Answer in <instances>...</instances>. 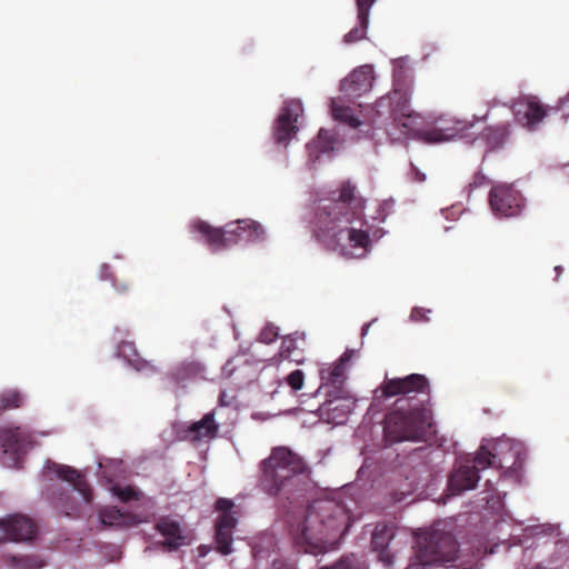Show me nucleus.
I'll use <instances>...</instances> for the list:
<instances>
[{
    "label": "nucleus",
    "mask_w": 569,
    "mask_h": 569,
    "mask_svg": "<svg viewBox=\"0 0 569 569\" xmlns=\"http://www.w3.org/2000/svg\"><path fill=\"white\" fill-rule=\"evenodd\" d=\"M367 200L350 180L342 181L321 199L310 221L315 239L347 258L363 257L370 246L372 222L381 223L392 210V201H375L372 213L365 214Z\"/></svg>",
    "instance_id": "nucleus-1"
},
{
    "label": "nucleus",
    "mask_w": 569,
    "mask_h": 569,
    "mask_svg": "<svg viewBox=\"0 0 569 569\" xmlns=\"http://www.w3.org/2000/svg\"><path fill=\"white\" fill-rule=\"evenodd\" d=\"M349 520L342 505L335 500H315L307 507L303 518L290 525V533L306 552L316 553L340 538L347 531Z\"/></svg>",
    "instance_id": "nucleus-2"
},
{
    "label": "nucleus",
    "mask_w": 569,
    "mask_h": 569,
    "mask_svg": "<svg viewBox=\"0 0 569 569\" xmlns=\"http://www.w3.org/2000/svg\"><path fill=\"white\" fill-rule=\"evenodd\" d=\"M260 487L271 496L300 491L309 475L306 461L287 447L273 448L260 462Z\"/></svg>",
    "instance_id": "nucleus-3"
},
{
    "label": "nucleus",
    "mask_w": 569,
    "mask_h": 569,
    "mask_svg": "<svg viewBox=\"0 0 569 569\" xmlns=\"http://www.w3.org/2000/svg\"><path fill=\"white\" fill-rule=\"evenodd\" d=\"M431 410L416 397H403L386 415L385 440L389 443L422 440L431 428Z\"/></svg>",
    "instance_id": "nucleus-4"
},
{
    "label": "nucleus",
    "mask_w": 569,
    "mask_h": 569,
    "mask_svg": "<svg viewBox=\"0 0 569 569\" xmlns=\"http://www.w3.org/2000/svg\"><path fill=\"white\" fill-rule=\"evenodd\" d=\"M413 549V556L406 569H423L428 566L453 562L459 551L456 538L441 522L420 531Z\"/></svg>",
    "instance_id": "nucleus-5"
},
{
    "label": "nucleus",
    "mask_w": 569,
    "mask_h": 569,
    "mask_svg": "<svg viewBox=\"0 0 569 569\" xmlns=\"http://www.w3.org/2000/svg\"><path fill=\"white\" fill-rule=\"evenodd\" d=\"M505 449L510 450V445L503 440L495 442L491 450L486 446H480L472 458L468 457L461 461L449 477L448 488L452 495L473 489L480 479L481 470L488 467L506 468L509 460L501 456Z\"/></svg>",
    "instance_id": "nucleus-6"
},
{
    "label": "nucleus",
    "mask_w": 569,
    "mask_h": 569,
    "mask_svg": "<svg viewBox=\"0 0 569 569\" xmlns=\"http://www.w3.org/2000/svg\"><path fill=\"white\" fill-rule=\"evenodd\" d=\"M192 232L201 234L213 252L240 242H260L264 240V229L252 219L229 222L223 228H214L208 222L196 220L190 223Z\"/></svg>",
    "instance_id": "nucleus-7"
},
{
    "label": "nucleus",
    "mask_w": 569,
    "mask_h": 569,
    "mask_svg": "<svg viewBox=\"0 0 569 569\" xmlns=\"http://www.w3.org/2000/svg\"><path fill=\"white\" fill-rule=\"evenodd\" d=\"M485 119L486 116L482 118L473 116L472 120L439 117L436 119L432 128L423 131V139L428 142L438 143L457 137L465 138L478 120Z\"/></svg>",
    "instance_id": "nucleus-8"
},
{
    "label": "nucleus",
    "mask_w": 569,
    "mask_h": 569,
    "mask_svg": "<svg viewBox=\"0 0 569 569\" xmlns=\"http://www.w3.org/2000/svg\"><path fill=\"white\" fill-rule=\"evenodd\" d=\"M377 391H380L385 399L410 393H422L429 397L430 386L426 376L411 373L403 378H386Z\"/></svg>",
    "instance_id": "nucleus-9"
},
{
    "label": "nucleus",
    "mask_w": 569,
    "mask_h": 569,
    "mask_svg": "<svg viewBox=\"0 0 569 569\" xmlns=\"http://www.w3.org/2000/svg\"><path fill=\"white\" fill-rule=\"evenodd\" d=\"M489 203L496 214L513 217L520 213L523 207V198L512 184L501 183L492 187Z\"/></svg>",
    "instance_id": "nucleus-10"
},
{
    "label": "nucleus",
    "mask_w": 569,
    "mask_h": 569,
    "mask_svg": "<svg viewBox=\"0 0 569 569\" xmlns=\"http://www.w3.org/2000/svg\"><path fill=\"white\" fill-rule=\"evenodd\" d=\"M154 529L163 537L161 547L170 552L189 546L192 541L191 531L170 516L160 517L154 523Z\"/></svg>",
    "instance_id": "nucleus-11"
},
{
    "label": "nucleus",
    "mask_w": 569,
    "mask_h": 569,
    "mask_svg": "<svg viewBox=\"0 0 569 569\" xmlns=\"http://www.w3.org/2000/svg\"><path fill=\"white\" fill-rule=\"evenodd\" d=\"M302 111V104L299 100L284 101L273 127V138L277 143L286 144L297 133L298 127L296 123Z\"/></svg>",
    "instance_id": "nucleus-12"
},
{
    "label": "nucleus",
    "mask_w": 569,
    "mask_h": 569,
    "mask_svg": "<svg viewBox=\"0 0 569 569\" xmlns=\"http://www.w3.org/2000/svg\"><path fill=\"white\" fill-rule=\"evenodd\" d=\"M34 532L36 523L26 516L13 515L0 520V542L27 541Z\"/></svg>",
    "instance_id": "nucleus-13"
},
{
    "label": "nucleus",
    "mask_w": 569,
    "mask_h": 569,
    "mask_svg": "<svg viewBox=\"0 0 569 569\" xmlns=\"http://www.w3.org/2000/svg\"><path fill=\"white\" fill-rule=\"evenodd\" d=\"M515 120L529 131H533L547 116V108L536 98L529 97L513 107Z\"/></svg>",
    "instance_id": "nucleus-14"
},
{
    "label": "nucleus",
    "mask_w": 569,
    "mask_h": 569,
    "mask_svg": "<svg viewBox=\"0 0 569 569\" xmlns=\"http://www.w3.org/2000/svg\"><path fill=\"white\" fill-rule=\"evenodd\" d=\"M0 443L3 452L17 461L31 446L32 435L21 427L7 426L0 429Z\"/></svg>",
    "instance_id": "nucleus-15"
},
{
    "label": "nucleus",
    "mask_w": 569,
    "mask_h": 569,
    "mask_svg": "<svg viewBox=\"0 0 569 569\" xmlns=\"http://www.w3.org/2000/svg\"><path fill=\"white\" fill-rule=\"evenodd\" d=\"M375 77L371 66H361L355 69L341 81L340 90L348 98H358L370 91Z\"/></svg>",
    "instance_id": "nucleus-16"
},
{
    "label": "nucleus",
    "mask_w": 569,
    "mask_h": 569,
    "mask_svg": "<svg viewBox=\"0 0 569 569\" xmlns=\"http://www.w3.org/2000/svg\"><path fill=\"white\" fill-rule=\"evenodd\" d=\"M376 110L380 116L388 114L392 120H401V117L411 112L409 96L403 90L395 89L376 101Z\"/></svg>",
    "instance_id": "nucleus-17"
},
{
    "label": "nucleus",
    "mask_w": 569,
    "mask_h": 569,
    "mask_svg": "<svg viewBox=\"0 0 569 569\" xmlns=\"http://www.w3.org/2000/svg\"><path fill=\"white\" fill-rule=\"evenodd\" d=\"M219 425L214 420V412L206 413L199 421L190 423L181 430L182 438L191 442L208 441L217 437Z\"/></svg>",
    "instance_id": "nucleus-18"
},
{
    "label": "nucleus",
    "mask_w": 569,
    "mask_h": 569,
    "mask_svg": "<svg viewBox=\"0 0 569 569\" xmlns=\"http://www.w3.org/2000/svg\"><path fill=\"white\" fill-rule=\"evenodd\" d=\"M237 523L238 519L236 517H230L228 515L218 516L214 523V542L216 549L219 553L228 556L233 551L232 536Z\"/></svg>",
    "instance_id": "nucleus-19"
},
{
    "label": "nucleus",
    "mask_w": 569,
    "mask_h": 569,
    "mask_svg": "<svg viewBox=\"0 0 569 569\" xmlns=\"http://www.w3.org/2000/svg\"><path fill=\"white\" fill-rule=\"evenodd\" d=\"M306 348L305 332L296 331L282 337L279 356L283 360L301 365L306 359Z\"/></svg>",
    "instance_id": "nucleus-20"
},
{
    "label": "nucleus",
    "mask_w": 569,
    "mask_h": 569,
    "mask_svg": "<svg viewBox=\"0 0 569 569\" xmlns=\"http://www.w3.org/2000/svg\"><path fill=\"white\" fill-rule=\"evenodd\" d=\"M50 469L61 479L73 486V489L77 490L82 497L83 500L89 503L92 501V492L86 480L84 475L74 469L73 467L67 465H60L52 462V467Z\"/></svg>",
    "instance_id": "nucleus-21"
},
{
    "label": "nucleus",
    "mask_w": 569,
    "mask_h": 569,
    "mask_svg": "<svg viewBox=\"0 0 569 569\" xmlns=\"http://www.w3.org/2000/svg\"><path fill=\"white\" fill-rule=\"evenodd\" d=\"M393 537V527L386 523H378L372 532L371 546L373 550L379 551V559L383 561L386 566H390L392 562V557L387 551V548Z\"/></svg>",
    "instance_id": "nucleus-22"
},
{
    "label": "nucleus",
    "mask_w": 569,
    "mask_h": 569,
    "mask_svg": "<svg viewBox=\"0 0 569 569\" xmlns=\"http://www.w3.org/2000/svg\"><path fill=\"white\" fill-rule=\"evenodd\" d=\"M203 367L197 361H183L170 371V378L177 385L184 387L189 381L202 377Z\"/></svg>",
    "instance_id": "nucleus-23"
},
{
    "label": "nucleus",
    "mask_w": 569,
    "mask_h": 569,
    "mask_svg": "<svg viewBox=\"0 0 569 569\" xmlns=\"http://www.w3.org/2000/svg\"><path fill=\"white\" fill-rule=\"evenodd\" d=\"M321 415L327 417L329 422L341 425L343 423L349 413L350 407L342 399H333L323 402L320 407Z\"/></svg>",
    "instance_id": "nucleus-24"
},
{
    "label": "nucleus",
    "mask_w": 569,
    "mask_h": 569,
    "mask_svg": "<svg viewBox=\"0 0 569 569\" xmlns=\"http://www.w3.org/2000/svg\"><path fill=\"white\" fill-rule=\"evenodd\" d=\"M321 379V387L332 386L340 389L346 380V368L338 362L327 365L319 371Z\"/></svg>",
    "instance_id": "nucleus-25"
},
{
    "label": "nucleus",
    "mask_w": 569,
    "mask_h": 569,
    "mask_svg": "<svg viewBox=\"0 0 569 569\" xmlns=\"http://www.w3.org/2000/svg\"><path fill=\"white\" fill-rule=\"evenodd\" d=\"M118 353H119V356L127 359L129 365L138 371L148 370V369L151 371L154 370L153 366L149 361L142 359L139 356V353L137 352L136 347L132 342H129V341L120 342L118 346Z\"/></svg>",
    "instance_id": "nucleus-26"
},
{
    "label": "nucleus",
    "mask_w": 569,
    "mask_h": 569,
    "mask_svg": "<svg viewBox=\"0 0 569 569\" xmlns=\"http://www.w3.org/2000/svg\"><path fill=\"white\" fill-rule=\"evenodd\" d=\"M509 127L508 123L488 127L480 133L479 138L483 140L490 149L499 148L509 136Z\"/></svg>",
    "instance_id": "nucleus-27"
},
{
    "label": "nucleus",
    "mask_w": 569,
    "mask_h": 569,
    "mask_svg": "<svg viewBox=\"0 0 569 569\" xmlns=\"http://www.w3.org/2000/svg\"><path fill=\"white\" fill-rule=\"evenodd\" d=\"M24 395L18 389H4L0 392V415L7 410L19 409L24 403Z\"/></svg>",
    "instance_id": "nucleus-28"
},
{
    "label": "nucleus",
    "mask_w": 569,
    "mask_h": 569,
    "mask_svg": "<svg viewBox=\"0 0 569 569\" xmlns=\"http://www.w3.org/2000/svg\"><path fill=\"white\" fill-rule=\"evenodd\" d=\"M368 26L369 16L357 13V24L343 36L342 42L345 44H353L366 39Z\"/></svg>",
    "instance_id": "nucleus-29"
},
{
    "label": "nucleus",
    "mask_w": 569,
    "mask_h": 569,
    "mask_svg": "<svg viewBox=\"0 0 569 569\" xmlns=\"http://www.w3.org/2000/svg\"><path fill=\"white\" fill-rule=\"evenodd\" d=\"M331 114L336 120L347 123L351 128H358L361 123L349 107L340 104L337 100H332Z\"/></svg>",
    "instance_id": "nucleus-30"
},
{
    "label": "nucleus",
    "mask_w": 569,
    "mask_h": 569,
    "mask_svg": "<svg viewBox=\"0 0 569 569\" xmlns=\"http://www.w3.org/2000/svg\"><path fill=\"white\" fill-rule=\"evenodd\" d=\"M401 120H392L393 124L400 130V133L405 136H415L419 133L418 119L419 116L415 112L406 113L401 117Z\"/></svg>",
    "instance_id": "nucleus-31"
},
{
    "label": "nucleus",
    "mask_w": 569,
    "mask_h": 569,
    "mask_svg": "<svg viewBox=\"0 0 569 569\" xmlns=\"http://www.w3.org/2000/svg\"><path fill=\"white\" fill-rule=\"evenodd\" d=\"M308 148L310 152H313V150H317L319 153L329 152L333 150V140L327 130L321 129L317 139L309 143Z\"/></svg>",
    "instance_id": "nucleus-32"
},
{
    "label": "nucleus",
    "mask_w": 569,
    "mask_h": 569,
    "mask_svg": "<svg viewBox=\"0 0 569 569\" xmlns=\"http://www.w3.org/2000/svg\"><path fill=\"white\" fill-rule=\"evenodd\" d=\"M113 493L122 501V502H129L132 500L139 499V492L131 486L127 487H119L116 486L112 488Z\"/></svg>",
    "instance_id": "nucleus-33"
},
{
    "label": "nucleus",
    "mask_w": 569,
    "mask_h": 569,
    "mask_svg": "<svg viewBox=\"0 0 569 569\" xmlns=\"http://www.w3.org/2000/svg\"><path fill=\"white\" fill-rule=\"evenodd\" d=\"M103 525L113 526L120 522L122 515L117 508H108L100 513Z\"/></svg>",
    "instance_id": "nucleus-34"
},
{
    "label": "nucleus",
    "mask_w": 569,
    "mask_h": 569,
    "mask_svg": "<svg viewBox=\"0 0 569 569\" xmlns=\"http://www.w3.org/2000/svg\"><path fill=\"white\" fill-rule=\"evenodd\" d=\"M286 380L292 390L298 391L303 386L305 375H303L302 370L297 369V370H293L292 372H290L288 375V377L286 378Z\"/></svg>",
    "instance_id": "nucleus-35"
},
{
    "label": "nucleus",
    "mask_w": 569,
    "mask_h": 569,
    "mask_svg": "<svg viewBox=\"0 0 569 569\" xmlns=\"http://www.w3.org/2000/svg\"><path fill=\"white\" fill-rule=\"evenodd\" d=\"M278 328L273 325H267L260 332L259 339L263 343H272L278 338Z\"/></svg>",
    "instance_id": "nucleus-36"
},
{
    "label": "nucleus",
    "mask_w": 569,
    "mask_h": 569,
    "mask_svg": "<svg viewBox=\"0 0 569 569\" xmlns=\"http://www.w3.org/2000/svg\"><path fill=\"white\" fill-rule=\"evenodd\" d=\"M234 503L232 500L228 498H218L214 505V508L220 515H228L230 517H234V512L232 511Z\"/></svg>",
    "instance_id": "nucleus-37"
},
{
    "label": "nucleus",
    "mask_w": 569,
    "mask_h": 569,
    "mask_svg": "<svg viewBox=\"0 0 569 569\" xmlns=\"http://www.w3.org/2000/svg\"><path fill=\"white\" fill-rule=\"evenodd\" d=\"M377 0H356L357 13L369 16L371 7Z\"/></svg>",
    "instance_id": "nucleus-38"
},
{
    "label": "nucleus",
    "mask_w": 569,
    "mask_h": 569,
    "mask_svg": "<svg viewBox=\"0 0 569 569\" xmlns=\"http://www.w3.org/2000/svg\"><path fill=\"white\" fill-rule=\"evenodd\" d=\"M113 286L116 288V290L119 292V293H127L131 290L132 288V283H123V282H119V281H114L113 282Z\"/></svg>",
    "instance_id": "nucleus-39"
},
{
    "label": "nucleus",
    "mask_w": 569,
    "mask_h": 569,
    "mask_svg": "<svg viewBox=\"0 0 569 569\" xmlns=\"http://www.w3.org/2000/svg\"><path fill=\"white\" fill-rule=\"evenodd\" d=\"M352 352L350 350L345 351L338 359V363H341L346 368V363L351 359Z\"/></svg>",
    "instance_id": "nucleus-40"
},
{
    "label": "nucleus",
    "mask_w": 569,
    "mask_h": 569,
    "mask_svg": "<svg viewBox=\"0 0 569 569\" xmlns=\"http://www.w3.org/2000/svg\"><path fill=\"white\" fill-rule=\"evenodd\" d=\"M410 317H411V319L417 320V321L425 319V316H423V312H422L421 308L412 309Z\"/></svg>",
    "instance_id": "nucleus-41"
},
{
    "label": "nucleus",
    "mask_w": 569,
    "mask_h": 569,
    "mask_svg": "<svg viewBox=\"0 0 569 569\" xmlns=\"http://www.w3.org/2000/svg\"><path fill=\"white\" fill-rule=\"evenodd\" d=\"M219 403L220 406L222 407H226V406H229L230 405V400L228 398V395L226 391H222L220 395H219Z\"/></svg>",
    "instance_id": "nucleus-42"
},
{
    "label": "nucleus",
    "mask_w": 569,
    "mask_h": 569,
    "mask_svg": "<svg viewBox=\"0 0 569 569\" xmlns=\"http://www.w3.org/2000/svg\"><path fill=\"white\" fill-rule=\"evenodd\" d=\"M416 180L417 181H423L425 180V174L420 173L419 171H417L416 172Z\"/></svg>",
    "instance_id": "nucleus-43"
}]
</instances>
